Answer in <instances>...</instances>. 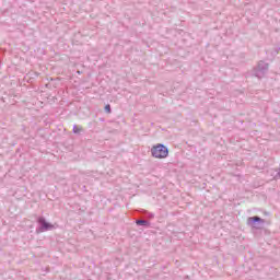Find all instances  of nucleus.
Masks as SVG:
<instances>
[{
  "label": "nucleus",
  "mask_w": 280,
  "mask_h": 280,
  "mask_svg": "<svg viewBox=\"0 0 280 280\" xmlns=\"http://www.w3.org/2000/svg\"><path fill=\"white\" fill-rule=\"evenodd\" d=\"M37 222L39 224L37 233H45V231H51V229H54V224L47 222V220H45V217H39L37 219Z\"/></svg>",
  "instance_id": "7ed1b4c3"
},
{
  "label": "nucleus",
  "mask_w": 280,
  "mask_h": 280,
  "mask_svg": "<svg viewBox=\"0 0 280 280\" xmlns=\"http://www.w3.org/2000/svg\"><path fill=\"white\" fill-rule=\"evenodd\" d=\"M269 65L265 61H259L257 67H255L252 71V74L254 78H258V80H261V78L266 77V73H268Z\"/></svg>",
  "instance_id": "f03ea898"
},
{
  "label": "nucleus",
  "mask_w": 280,
  "mask_h": 280,
  "mask_svg": "<svg viewBox=\"0 0 280 280\" xmlns=\"http://www.w3.org/2000/svg\"><path fill=\"white\" fill-rule=\"evenodd\" d=\"M136 224L138 225V226H150V221H148V220H137L136 221Z\"/></svg>",
  "instance_id": "423d86ee"
},
{
  "label": "nucleus",
  "mask_w": 280,
  "mask_h": 280,
  "mask_svg": "<svg viewBox=\"0 0 280 280\" xmlns=\"http://www.w3.org/2000/svg\"><path fill=\"white\" fill-rule=\"evenodd\" d=\"M151 153L154 159H167L170 150L165 144H156L151 149Z\"/></svg>",
  "instance_id": "f257e3e1"
},
{
  "label": "nucleus",
  "mask_w": 280,
  "mask_h": 280,
  "mask_svg": "<svg viewBox=\"0 0 280 280\" xmlns=\"http://www.w3.org/2000/svg\"><path fill=\"white\" fill-rule=\"evenodd\" d=\"M72 131L74 135H81V132H84V128H82V126L74 125Z\"/></svg>",
  "instance_id": "39448f33"
},
{
  "label": "nucleus",
  "mask_w": 280,
  "mask_h": 280,
  "mask_svg": "<svg viewBox=\"0 0 280 280\" xmlns=\"http://www.w3.org/2000/svg\"><path fill=\"white\" fill-rule=\"evenodd\" d=\"M266 221L261 219L260 217H249L247 219L248 226H253V229H261L259 224H264Z\"/></svg>",
  "instance_id": "20e7f679"
},
{
  "label": "nucleus",
  "mask_w": 280,
  "mask_h": 280,
  "mask_svg": "<svg viewBox=\"0 0 280 280\" xmlns=\"http://www.w3.org/2000/svg\"><path fill=\"white\" fill-rule=\"evenodd\" d=\"M105 112H107L108 114H110V112H112V110H110V105H106V106H105Z\"/></svg>",
  "instance_id": "0eeeda50"
}]
</instances>
